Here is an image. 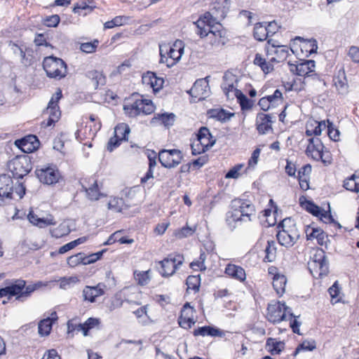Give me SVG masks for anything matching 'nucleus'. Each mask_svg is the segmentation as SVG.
<instances>
[{"mask_svg": "<svg viewBox=\"0 0 359 359\" xmlns=\"http://www.w3.org/2000/svg\"><path fill=\"white\" fill-rule=\"evenodd\" d=\"M194 24L197 28L196 33L201 38L208 37L212 46L218 47L225 44L226 32L222 25L217 22L216 19L209 12L201 15Z\"/></svg>", "mask_w": 359, "mask_h": 359, "instance_id": "nucleus-1", "label": "nucleus"}, {"mask_svg": "<svg viewBox=\"0 0 359 359\" xmlns=\"http://www.w3.org/2000/svg\"><path fill=\"white\" fill-rule=\"evenodd\" d=\"M255 215V208L251 203L242 199H234L231 201V210L226 214V222L233 230L238 225L250 222Z\"/></svg>", "mask_w": 359, "mask_h": 359, "instance_id": "nucleus-2", "label": "nucleus"}, {"mask_svg": "<svg viewBox=\"0 0 359 359\" xmlns=\"http://www.w3.org/2000/svg\"><path fill=\"white\" fill-rule=\"evenodd\" d=\"M280 229L277 233L276 237L278 243L286 248L293 246L299 240L300 233L297 227V224L293 219L290 217L285 218L278 226Z\"/></svg>", "mask_w": 359, "mask_h": 359, "instance_id": "nucleus-3", "label": "nucleus"}, {"mask_svg": "<svg viewBox=\"0 0 359 359\" xmlns=\"http://www.w3.org/2000/svg\"><path fill=\"white\" fill-rule=\"evenodd\" d=\"M184 43L181 40H177L170 46H165L160 48L161 62L165 63L168 67L174 66L180 61L184 53Z\"/></svg>", "mask_w": 359, "mask_h": 359, "instance_id": "nucleus-4", "label": "nucleus"}, {"mask_svg": "<svg viewBox=\"0 0 359 359\" xmlns=\"http://www.w3.org/2000/svg\"><path fill=\"white\" fill-rule=\"evenodd\" d=\"M293 317L290 309L285 303L271 302L268 305L266 318L273 323H278L283 320H292Z\"/></svg>", "mask_w": 359, "mask_h": 359, "instance_id": "nucleus-5", "label": "nucleus"}, {"mask_svg": "<svg viewBox=\"0 0 359 359\" xmlns=\"http://www.w3.org/2000/svg\"><path fill=\"white\" fill-rule=\"evenodd\" d=\"M306 154L316 161L320 160L325 164L331 163V154L329 151H324V145L318 137H311L309 140Z\"/></svg>", "mask_w": 359, "mask_h": 359, "instance_id": "nucleus-6", "label": "nucleus"}, {"mask_svg": "<svg viewBox=\"0 0 359 359\" xmlns=\"http://www.w3.org/2000/svg\"><path fill=\"white\" fill-rule=\"evenodd\" d=\"M43 69L50 78L60 79L67 74V66L60 58L49 56L44 58L43 62Z\"/></svg>", "mask_w": 359, "mask_h": 359, "instance_id": "nucleus-7", "label": "nucleus"}, {"mask_svg": "<svg viewBox=\"0 0 359 359\" xmlns=\"http://www.w3.org/2000/svg\"><path fill=\"white\" fill-rule=\"evenodd\" d=\"M216 140L211 135L208 128H201L197 135V140L191 144V150L194 155L200 154L212 147Z\"/></svg>", "mask_w": 359, "mask_h": 359, "instance_id": "nucleus-8", "label": "nucleus"}, {"mask_svg": "<svg viewBox=\"0 0 359 359\" xmlns=\"http://www.w3.org/2000/svg\"><path fill=\"white\" fill-rule=\"evenodd\" d=\"M123 110L129 116L135 117L141 114H151L154 111V106L151 100L141 97L133 103L125 104Z\"/></svg>", "mask_w": 359, "mask_h": 359, "instance_id": "nucleus-9", "label": "nucleus"}, {"mask_svg": "<svg viewBox=\"0 0 359 359\" xmlns=\"http://www.w3.org/2000/svg\"><path fill=\"white\" fill-rule=\"evenodd\" d=\"M61 97L62 91L60 89H57L55 93L52 96L46 109L43 111V115L48 116L47 121L43 122V124H44L46 127L53 125L60 119L61 112L59 109L58 101Z\"/></svg>", "mask_w": 359, "mask_h": 359, "instance_id": "nucleus-10", "label": "nucleus"}, {"mask_svg": "<svg viewBox=\"0 0 359 359\" xmlns=\"http://www.w3.org/2000/svg\"><path fill=\"white\" fill-rule=\"evenodd\" d=\"M8 166L15 178H22L32 170L30 160L26 156H18L12 159Z\"/></svg>", "mask_w": 359, "mask_h": 359, "instance_id": "nucleus-11", "label": "nucleus"}, {"mask_svg": "<svg viewBox=\"0 0 359 359\" xmlns=\"http://www.w3.org/2000/svg\"><path fill=\"white\" fill-rule=\"evenodd\" d=\"M309 264L310 270L314 276L322 277L328 273V262L325 252L322 250L316 251L313 261Z\"/></svg>", "mask_w": 359, "mask_h": 359, "instance_id": "nucleus-12", "label": "nucleus"}, {"mask_svg": "<svg viewBox=\"0 0 359 359\" xmlns=\"http://www.w3.org/2000/svg\"><path fill=\"white\" fill-rule=\"evenodd\" d=\"M182 152L178 149H162L158 153V160L165 168H175L182 159Z\"/></svg>", "mask_w": 359, "mask_h": 359, "instance_id": "nucleus-13", "label": "nucleus"}, {"mask_svg": "<svg viewBox=\"0 0 359 359\" xmlns=\"http://www.w3.org/2000/svg\"><path fill=\"white\" fill-rule=\"evenodd\" d=\"M238 77L231 72H226L223 76L222 88L227 99L234 100L241 91L238 89Z\"/></svg>", "mask_w": 359, "mask_h": 359, "instance_id": "nucleus-14", "label": "nucleus"}, {"mask_svg": "<svg viewBox=\"0 0 359 359\" xmlns=\"http://www.w3.org/2000/svg\"><path fill=\"white\" fill-rule=\"evenodd\" d=\"M184 260V257L180 254L168 255V257L159 262L161 266V273L163 276H172L179 266L182 264Z\"/></svg>", "mask_w": 359, "mask_h": 359, "instance_id": "nucleus-15", "label": "nucleus"}, {"mask_svg": "<svg viewBox=\"0 0 359 359\" xmlns=\"http://www.w3.org/2000/svg\"><path fill=\"white\" fill-rule=\"evenodd\" d=\"M36 175L41 182L48 185L58 182L61 177L59 170L52 166L36 169Z\"/></svg>", "mask_w": 359, "mask_h": 359, "instance_id": "nucleus-16", "label": "nucleus"}, {"mask_svg": "<svg viewBox=\"0 0 359 359\" xmlns=\"http://www.w3.org/2000/svg\"><path fill=\"white\" fill-rule=\"evenodd\" d=\"M191 96L197 100H203L209 96L210 87L206 79H198L196 81L194 86L189 91Z\"/></svg>", "mask_w": 359, "mask_h": 359, "instance_id": "nucleus-17", "label": "nucleus"}, {"mask_svg": "<svg viewBox=\"0 0 359 359\" xmlns=\"http://www.w3.org/2000/svg\"><path fill=\"white\" fill-rule=\"evenodd\" d=\"M6 286L8 288L9 298L13 296L16 297V299L23 302L28 298V296L22 295L25 290L26 282L22 279L13 280L11 282L6 281Z\"/></svg>", "mask_w": 359, "mask_h": 359, "instance_id": "nucleus-18", "label": "nucleus"}, {"mask_svg": "<svg viewBox=\"0 0 359 359\" xmlns=\"http://www.w3.org/2000/svg\"><path fill=\"white\" fill-rule=\"evenodd\" d=\"M106 286L104 283H100L95 286L86 285L82 291V297L84 302L93 303L96 298L104 294Z\"/></svg>", "mask_w": 359, "mask_h": 359, "instance_id": "nucleus-19", "label": "nucleus"}, {"mask_svg": "<svg viewBox=\"0 0 359 359\" xmlns=\"http://www.w3.org/2000/svg\"><path fill=\"white\" fill-rule=\"evenodd\" d=\"M194 309L189 303H186L181 311L178 320L179 325L184 329L191 328L196 323L194 318Z\"/></svg>", "mask_w": 359, "mask_h": 359, "instance_id": "nucleus-20", "label": "nucleus"}, {"mask_svg": "<svg viewBox=\"0 0 359 359\" xmlns=\"http://www.w3.org/2000/svg\"><path fill=\"white\" fill-rule=\"evenodd\" d=\"M13 191L12 178L7 175H0V200L11 199Z\"/></svg>", "mask_w": 359, "mask_h": 359, "instance_id": "nucleus-21", "label": "nucleus"}, {"mask_svg": "<svg viewBox=\"0 0 359 359\" xmlns=\"http://www.w3.org/2000/svg\"><path fill=\"white\" fill-rule=\"evenodd\" d=\"M273 25H276L275 22H269L267 25L266 22L257 23L254 27V37L257 41H265L270 34H275V31L271 29Z\"/></svg>", "mask_w": 359, "mask_h": 359, "instance_id": "nucleus-22", "label": "nucleus"}, {"mask_svg": "<svg viewBox=\"0 0 359 359\" xmlns=\"http://www.w3.org/2000/svg\"><path fill=\"white\" fill-rule=\"evenodd\" d=\"M15 144L25 153H31L39 147V141L36 135H30L15 141Z\"/></svg>", "mask_w": 359, "mask_h": 359, "instance_id": "nucleus-23", "label": "nucleus"}, {"mask_svg": "<svg viewBox=\"0 0 359 359\" xmlns=\"http://www.w3.org/2000/svg\"><path fill=\"white\" fill-rule=\"evenodd\" d=\"M305 233L307 240L313 241L316 239L320 245H323L326 243L327 236L321 229L313 226H307L305 229Z\"/></svg>", "mask_w": 359, "mask_h": 359, "instance_id": "nucleus-24", "label": "nucleus"}, {"mask_svg": "<svg viewBox=\"0 0 359 359\" xmlns=\"http://www.w3.org/2000/svg\"><path fill=\"white\" fill-rule=\"evenodd\" d=\"M271 116L269 114L259 113L256 118L257 130L259 134H266L271 131L272 129Z\"/></svg>", "mask_w": 359, "mask_h": 359, "instance_id": "nucleus-25", "label": "nucleus"}, {"mask_svg": "<svg viewBox=\"0 0 359 359\" xmlns=\"http://www.w3.org/2000/svg\"><path fill=\"white\" fill-rule=\"evenodd\" d=\"M27 219L31 224L39 228L55 224L54 217L50 215L46 217H41L34 214L33 211H30L27 215Z\"/></svg>", "mask_w": 359, "mask_h": 359, "instance_id": "nucleus-26", "label": "nucleus"}, {"mask_svg": "<svg viewBox=\"0 0 359 359\" xmlns=\"http://www.w3.org/2000/svg\"><path fill=\"white\" fill-rule=\"evenodd\" d=\"M142 79V83L151 88L154 92H158L161 90L164 83L162 78L157 77L154 73L150 72L144 74Z\"/></svg>", "mask_w": 359, "mask_h": 359, "instance_id": "nucleus-27", "label": "nucleus"}, {"mask_svg": "<svg viewBox=\"0 0 359 359\" xmlns=\"http://www.w3.org/2000/svg\"><path fill=\"white\" fill-rule=\"evenodd\" d=\"M302 205L312 215L320 217V218H325V222H334L333 218L330 215H329L327 212L322 210L320 207L314 204L311 201H306L303 203L301 201Z\"/></svg>", "mask_w": 359, "mask_h": 359, "instance_id": "nucleus-28", "label": "nucleus"}, {"mask_svg": "<svg viewBox=\"0 0 359 359\" xmlns=\"http://www.w3.org/2000/svg\"><path fill=\"white\" fill-rule=\"evenodd\" d=\"M224 273L229 277L240 282H244L246 279L245 270L241 266L233 264H228L226 266Z\"/></svg>", "mask_w": 359, "mask_h": 359, "instance_id": "nucleus-29", "label": "nucleus"}, {"mask_svg": "<svg viewBox=\"0 0 359 359\" xmlns=\"http://www.w3.org/2000/svg\"><path fill=\"white\" fill-rule=\"evenodd\" d=\"M291 70H295L296 74L300 76H309L310 73L313 72L316 64L314 60H306L296 65H291Z\"/></svg>", "mask_w": 359, "mask_h": 359, "instance_id": "nucleus-30", "label": "nucleus"}, {"mask_svg": "<svg viewBox=\"0 0 359 359\" xmlns=\"http://www.w3.org/2000/svg\"><path fill=\"white\" fill-rule=\"evenodd\" d=\"M327 127L325 121H312L306 123V135L309 137L315 135V137L320 135L322 131L325 130Z\"/></svg>", "mask_w": 359, "mask_h": 359, "instance_id": "nucleus-31", "label": "nucleus"}, {"mask_svg": "<svg viewBox=\"0 0 359 359\" xmlns=\"http://www.w3.org/2000/svg\"><path fill=\"white\" fill-rule=\"evenodd\" d=\"M268 51L276 55L271 60L277 62L285 60L289 55V48L287 46L276 45L274 43H272V49Z\"/></svg>", "mask_w": 359, "mask_h": 359, "instance_id": "nucleus-32", "label": "nucleus"}, {"mask_svg": "<svg viewBox=\"0 0 359 359\" xmlns=\"http://www.w3.org/2000/svg\"><path fill=\"white\" fill-rule=\"evenodd\" d=\"M287 278L283 274L277 273L273 278V287L278 295H283L285 291Z\"/></svg>", "mask_w": 359, "mask_h": 359, "instance_id": "nucleus-33", "label": "nucleus"}, {"mask_svg": "<svg viewBox=\"0 0 359 359\" xmlns=\"http://www.w3.org/2000/svg\"><path fill=\"white\" fill-rule=\"evenodd\" d=\"M56 313H52V318H47L41 320L39 323V333L41 336H46L49 334L52 328L53 320H56Z\"/></svg>", "mask_w": 359, "mask_h": 359, "instance_id": "nucleus-34", "label": "nucleus"}, {"mask_svg": "<svg viewBox=\"0 0 359 359\" xmlns=\"http://www.w3.org/2000/svg\"><path fill=\"white\" fill-rule=\"evenodd\" d=\"M87 76L93 81V85L95 88L99 86H104L106 82L105 76L102 72L97 70H91L87 72Z\"/></svg>", "mask_w": 359, "mask_h": 359, "instance_id": "nucleus-35", "label": "nucleus"}, {"mask_svg": "<svg viewBox=\"0 0 359 359\" xmlns=\"http://www.w3.org/2000/svg\"><path fill=\"white\" fill-rule=\"evenodd\" d=\"M285 344L280 341H276L274 339L269 338L266 343V348L272 355L279 354L284 348Z\"/></svg>", "mask_w": 359, "mask_h": 359, "instance_id": "nucleus-36", "label": "nucleus"}, {"mask_svg": "<svg viewBox=\"0 0 359 359\" xmlns=\"http://www.w3.org/2000/svg\"><path fill=\"white\" fill-rule=\"evenodd\" d=\"M175 116L174 114H158L152 119L153 122L160 121L165 127L171 126L174 124Z\"/></svg>", "mask_w": 359, "mask_h": 359, "instance_id": "nucleus-37", "label": "nucleus"}, {"mask_svg": "<svg viewBox=\"0 0 359 359\" xmlns=\"http://www.w3.org/2000/svg\"><path fill=\"white\" fill-rule=\"evenodd\" d=\"M254 64L259 66L265 74H268L273 69L270 62H266L261 54L257 53L254 59Z\"/></svg>", "mask_w": 359, "mask_h": 359, "instance_id": "nucleus-38", "label": "nucleus"}, {"mask_svg": "<svg viewBox=\"0 0 359 359\" xmlns=\"http://www.w3.org/2000/svg\"><path fill=\"white\" fill-rule=\"evenodd\" d=\"M130 132V129L128 125L124 123L118 124L114 128V135L121 141L128 140Z\"/></svg>", "mask_w": 359, "mask_h": 359, "instance_id": "nucleus-39", "label": "nucleus"}, {"mask_svg": "<svg viewBox=\"0 0 359 359\" xmlns=\"http://www.w3.org/2000/svg\"><path fill=\"white\" fill-rule=\"evenodd\" d=\"M92 184L88 187H86L84 185L83 186V188L85 189L86 192L87 194L88 197L90 200H97L100 196V193L98 189V185L97 183V181L94 179H91Z\"/></svg>", "mask_w": 359, "mask_h": 359, "instance_id": "nucleus-40", "label": "nucleus"}, {"mask_svg": "<svg viewBox=\"0 0 359 359\" xmlns=\"http://www.w3.org/2000/svg\"><path fill=\"white\" fill-rule=\"evenodd\" d=\"M69 226L65 222L61 223L57 227L50 230L51 236L55 238H61L69 234Z\"/></svg>", "mask_w": 359, "mask_h": 359, "instance_id": "nucleus-41", "label": "nucleus"}, {"mask_svg": "<svg viewBox=\"0 0 359 359\" xmlns=\"http://www.w3.org/2000/svg\"><path fill=\"white\" fill-rule=\"evenodd\" d=\"M265 253L266 256L264 257V260L269 262H271L275 259L276 254V247L275 241H267V246L266 247L265 249Z\"/></svg>", "mask_w": 359, "mask_h": 359, "instance_id": "nucleus-42", "label": "nucleus"}, {"mask_svg": "<svg viewBox=\"0 0 359 359\" xmlns=\"http://www.w3.org/2000/svg\"><path fill=\"white\" fill-rule=\"evenodd\" d=\"M124 207V201L122 198H112L108 202V208L114 212H121Z\"/></svg>", "mask_w": 359, "mask_h": 359, "instance_id": "nucleus-43", "label": "nucleus"}, {"mask_svg": "<svg viewBox=\"0 0 359 359\" xmlns=\"http://www.w3.org/2000/svg\"><path fill=\"white\" fill-rule=\"evenodd\" d=\"M149 273V270L146 271H135L134 276L136 281L139 285H145L148 284L151 279Z\"/></svg>", "mask_w": 359, "mask_h": 359, "instance_id": "nucleus-44", "label": "nucleus"}, {"mask_svg": "<svg viewBox=\"0 0 359 359\" xmlns=\"http://www.w3.org/2000/svg\"><path fill=\"white\" fill-rule=\"evenodd\" d=\"M100 324V319L97 318H89L85 323H83V336H87L90 330L95 327H98Z\"/></svg>", "mask_w": 359, "mask_h": 359, "instance_id": "nucleus-45", "label": "nucleus"}, {"mask_svg": "<svg viewBox=\"0 0 359 359\" xmlns=\"http://www.w3.org/2000/svg\"><path fill=\"white\" fill-rule=\"evenodd\" d=\"M316 348V341L314 340H305L300 344L293 353L296 356L302 351H313Z\"/></svg>", "mask_w": 359, "mask_h": 359, "instance_id": "nucleus-46", "label": "nucleus"}, {"mask_svg": "<svg viewBox=\"0 0 359 359\" xmlns=\"http://www.w3.org/2000/svg\"><path fill=\"white\" fill-rule=\"evenodd\" d=\"M356 180H359L358 177H356L355 175H353L351 177L348 178L344 181V187L347 190L358 193L359 192V185L356 183Z\"/></svg>", "mask_w": 359, "mask_h": 359, "instance_id": "nucleus-47", "label": "nucleus"}, {"mask_svg": "<svg viewBox=\"0 0 359 359\" xmlns=\"http://www.w3.org/2000/svg\"><path fill=\"white\" fill-rule=\"evenodd\" d=\"M195 231L196 227H190L189 226H186L180 229L176 230L174 233V236L179 239H182L191 236L194 233Z\"/></svg>", "mask_w": 359, "mask_h": 359, "instance_id": "nucleus-48", "label": "nucleus"}, {"mask_svg": "<svg viewBox=\"0 0 359 359\" xmlns=\"http://www.w3.org/2000/svg\"><path fill=\"white\" fill-rule=\"evenodd\" d=\"M326 128H327V135L330 140L334 142L339 140V130L334 128L333 123L332 122H330L329 120H327V125Z\"/></svg>", "mask_w": 359, "mask_h": 359, "instance_id": "nucleus-49", "label": "nucleus"}, {"mask_svg": "<svg viewBox=\"0 0 359 359\" xmlns=\"http://www.w3.org/2000/svg\"><path fill=\"white\" fill-rule=\"evenodd\" d=\"M67 264L70 267H75L80 264H84V254L78 253L69 257L67 259Z\"/></svg>", "mask_w": 359, "mask_h": 359, "instance_id": "nucleus-50", "label": "nucleus"}, {"mask_svg": "<svg viewBox=\"0 0 359 359\" xmlns=\"http://www.w3.org/2000/svg\"><path fill=\"white\" fill-rule=\"evenodd\" d=\"M134 314L136 316V317L139 319V322L142 324H147L148 323V316H147V306H142L135 311Z\"/></svg>", "mask_w": 359, "mask_h": 359, "instance_id": "nucleus-51", "label": "nucleus"}, {"mask_svg": "<svg viewBox=\"0 0 359 359\" xmlns=\"http://www.w3.org/2000/svg\"><path fill=\"white\" fill-rule=\"evenodd\" d=\"M48 283H43L41 281H39L32 285H28L25 287V290L24 291V294L22 295L28 296L29 297L34 291L39 290L42 287H46Z\"/></svg>", "mask_w": 359, "mask_h": 359, "instance_id": "nucleus-52", "label": "nucleus"}, {"mask_svg": "<svg viewBox=\"0 0 359 359\" xmlns=\"http://www.w3.org/2000/svg\"><path fill=\"white\" fill-rule=\"evenodd\" d=\"M205 259H206L205 254L204 252H202L200 255L199 259L198 260L194 261L191 263V264H190L191 268H192L194 270H198V269H199L201 271L205 270L206 268L205 266Z\"/></svg>", "mask_w": 359, "mask_h": 359, "instance_id": "nucleus-53", "label": "nucleus"}, {"mask_svg": "<svg viewBox=\"0 0 359 359\" xmlns=\"http://www.w3.org/2000/svg\"><path fill=\"white\" fill-rule=\"evenodd\" d=\"M269 100V103L272 107L282 102L283 97L282 93L279 90H276L273 95H268L266 97Z\"/></svg>", "mask_w": 359, "mask_h": 359, "instance_id": "nucleus-54", "label": "nucleus"}, {"mask_svg": "<svg viewBox=\"0 0 359 359\" xmlns=\"http://www.w3.org/2000/svg\"><path fill=\"white\" fill-rule=\"evenodd\" d=\"M79 282V279L76 276H72L69 278H62L60 280V287L63 290H66L72 284H75Z\"/></svg>", "mask_w": 359, "mask_h": 359, "instance_id": "nucleus-55", "label": "nucleus"}, {"mask_svg": "<svg viewBox=\"0 0 359 359\" xmlns=\"http://www.w3.org/2000/svg\"><path fill=\"white\" fill-rule=\"evenodd\" d=\"M244 167L243 164H238L233 167L225 175L226 178L237 179L241 175V170Z\"/></svg>", "mask_w": 359, "mask_h": 359, "instance_id": "nucleus-56", "label": "nucleus"}, {"mask_svg": "<svg viewBox=\"0 0 359 359\" xmlns=\"http://www.w3.org/2000/svg\"><path fill=\"white\" fill-rule=\"evenodd\" d=\"M98 45V41L95 40L93 42L83 43L81 44L80 49L84 53H93Z\"/></svg>", "mask_w": 359, "mask_h": 359, "instance_id": "nucleus-57", "label": "nucleus"}, {"mask_svg": "<svg viewBox=\"0 0 359 359\" xmlns=\"http://www.w3.org/2000/svg\"><path fill=\"white\" fill-rule=\"evenodd\" d=\"M236 98L238 100V102L240 103L241 107L243 109H248L251 108V102L242 92L239 93Z\"/></svg>", "mask_w": 359, "mask_h": 359, "instance_id": "nucleus-58", "label": "nucleus"}, {"mask_svg": "<svg viewBox=\"0 0 359 359\" xmlns=\"http://www.w3.org/2000/svg\"><path fill=\"white\" fill-rule=\"evenodd\" d=\"M60 17L57 15H53L51 16L46 17L43 20V24L49 27H55L60 22Z\"/></svg>", "mask_w": 359, "mask_h": 359, "instance_id": "nucleus-59", "label": "nucleus"}, {"mask_svg": "<svg viewBox=\"0 0 359 359\" xmlns=\"http://www.w3.org/2000/svg\"><path fill=\"white\" fill-rule=\"evenodd\" d=\"M82 332L83 333V323H74L73 320H69L67 323V332L71 334L74 332Z\"/></svg>", "mask_w": 359, "mask_h": 359, "instance_id": "nucleus-60", "label": "nucleus"}, {"mask_svg": "<svg viewBox=\"0 0 359 359\" xmlns=\"http://www.w3.org/2000/svg\"><path fill=\"white\" fill-rule=\"evenodd\" d=\"M187 285L189 289L193 290H198L199 288V279L194 276H190L187 279Z\"/></svg>", "mask_w": 359, "mask_h": 359, "instance_id": "nucleus-61", "label": "nucleus"}, {"mask_svg": "<svg viewBox=\"0 0 359 359\" xmlns=\"http://www.w3.org/2000/svg\"><path fill=\"white\" fill-rule=\"evenodd\" d=\"M332 301L334 300V303L339 302V295L340 293L339 288L337 282H335L332 287L328 290Z\"/></svg>", "mask_w": 359, "mask_h": 359, "instance_id": "nucleus-62", "label": "nucleus"}, {"mask_svg": "<svg viewBox=\"0 0 359 359\" xmlns=\"http://www.w3.org/2000/svg\"><path fill=\"white\" fill-rule=\"evenodd\" d=\"M334 83L339 93H344L347 90V85L345 81L339 77L334 79Z\"/></svg>", "mask_w": 359, "mask_h": 359, "instance_id": "nucleus-63", "label": "nucleus"}, {"mask_svg": "<svg viewBox=\"0 0 359 359\" xmlns=\"http://www.w3.org/2000/svg\"><path fill=\"white\" fill-rule=\"evenodd\" d=\"M348 56L354 62H359V48L357 46H351L348 50Z\"/></svg>", "mask_w": 359, "mask_h": 359, "instance_id": "nucleus-64", "label": "nucleus"}]
</instances>
